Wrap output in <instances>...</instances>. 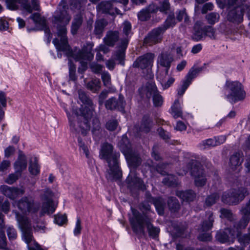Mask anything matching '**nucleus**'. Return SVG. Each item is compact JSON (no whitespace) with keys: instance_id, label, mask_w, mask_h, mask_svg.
Segmentation results:
<instances>
[{"instance_id":"nucleus-37","label":"nucleus","mask_w":250,"mask_h":250,"mask_svg":"<svg viewBox=\"0 0 250 250\" xmlns=\"http://www.w3.org/2000/svg\"><path fill=\"white\" fill-rule=\"evenodd\" d=\"M204 33V28L202 29L198 25H195L194 26V33L192 37V39L196 41L200 40L203 37Z\"/></svg>"},{"instance_id":"nucleus-20","label":"nucleus","mask_w":250,"mask_h":250,"mask_svg":"<svg viewBox=\"0 0 250 250\" xmlns=\"http://www.w3.org/2000/svg\"><path fill=\"white\" fill-rule=\"evenodd\" d=\"M243 12L241 7H235L228 15V20L233 22H241L243 20Z\"/></svg>"},{"instance_id":"nucleus-19","label":"nucleus","mask_w":250,"mask_h":250,"mask_svg":"<svg viewBox=\"0 0 250 250\" xmlns=\"http://www.w3.org/2000/svg\"><path fill=\"white\" fill-rule=\"evenodd\" d=\"M139 93L142 97H146L150 99L152 96L158 92L157 88L154 83H147L139 89Z\"/></svg>"},{"instance_id":"nucleus-34","label":"nucleus","mask_w":250,"mask_h":250,"mask_svg":"<svg viewBox=\"0 0 250 250\" xmlns=\"http://www.w3.org/2000/svg\"><path fill=\"white\" fill-rule=\"evenodd\" d=\"M106 23L104 20H100L96 21L95 24L94 33L97 35L102 34Z\"/></svg>"},{"instance_id":"nucleus-25","label":"nucleus","mask_w":250,"mask_h":250,"mask_svg":"<svg viewBox=\"0 0 250 250\" xmlns=\"http://www.w3.org/2000/svg\"><path fill=\"white\" fill-rule=\"evenodd\" d=\"M30 19L36 23H39L42 27V29L46 33H49L50 30L46 26V21L44 18H42L39 13H34L30 16Z\"/></svg>"},{"instance_id":"nucleus-58","label":"nucleus","mask_w":250,"mask_h":250,"mask_svg":"<svg viewBox=\"0 0 250 250\" xmlns=\"http://www.w3.org/2000/svg\"><path fill=\"white\" fill-rule=\"evenodd\" d=\"M81 220L80 218H77L76 223V226L75 227V229H74V234L75 235H78L81 233L82 227L81 225Z\"/></svg>"},{"instance_id":"nucleus-53","label":"nucleus","mask_w":250,"mask_h":250,"mask_svg":"<svg viewBox=\"0 0 250 250\" xmlns=\"http://www.w3.org/2000/svg\"><path fill=\"white\" fill-rule=\"evenodd\" d=\"M108 92L107 90H103L98 96V102L100 105L104 103V100L107 98Z\"/></svg>"},{"instance_id":"nucleus-54","label":"nucleus","mask_w":250,"mask_h":250,"mask_svg":"<svg viewBox=\"0 0 250 250\" xmlns=\"http://www.w3.org/2000/svg\"><path fill=\"white\" fill-rule=\"evenodd\" d=\"M158 131L160 136L165 141H167L170 138L169 133L165 131L162 127L159 128Z\"/></svg>"},{"instance_id":"nucleus-64","label":"nucleus","mask_w":250,"mask_h":250,"mask_svg":"<svg viewBox=\"0 0 250 250\" xmlns=\"http://www.w3.org/2000/svg\"><path fill=\"white\" fill-rule=\"evenodd\" d=\"M241 8L243 9V13L245 12L248 18L250 19V3L244 5Z\"/></svg>"},{"instance_id":"nucleus-42","label":"nucleus","mask_w":250,"mask_h":250,"mask_svg":"<svg viewBox=\"0 0 250 250\" xmlns=\"http://www.w3.org/2000/svg\"><path fill=\"white\" fill-rule=\"evenodd\" d=\"M158 6V10L164 13H167L170 9V4L168 0H164L160 1L159 6Z\"/></svg>"},{"instance_id":"nucleus-28","label":"nucleus","mask_w":250,"mask_h":250,"mask_svg":"<svg viewBox=\"0 0 250 250\" xmlns=\"http://www.w3.org/2000/svg\"><path fill=\"white\" fill-rule=\"evenodd\" d=\"M83 18L81 15H77L74 18L71 26V33L72 34L75 35L77 33L83 23Z\"/></svg>"},{"instance_id":"nucleus-7","label":"nucleus","mask_w":250,"mask_h":250,"mask_svg":"<svg viewBox=\"0 0 250 250\" xmlns=\"http://www.w3.org/2000/svg\"><path fill=\"white\" fill-rule=\"evenodd\" d=\"M227 88L230 93L227 95V98L230 103H235L242 100L245 97V92L243 90L242 85L238 82H229L226 83Z\"/></svg>"},{"instance_id":"nucleus-27","label":"nucleus","mask_w":250,"mask_h":250,"mask_svg":"<svg viewBox=\"0 0 250 250\" xmlns=\"http://www.w3.org/2000/svg\"><path fill=\"white\" fill-rule=\"evenodd\" d=\"M86 87L92 92L96 93L101 88V82L98 79H93L86 84Z\"/></svg>"},{"instance_id":"nucleus-41","label":"nucleus","mask_w":250,"mask_h":250,"mask_svg":"<svg viewBox=\"0 0 250 250\" xmlns=\"http://www.w3.org/2000/svg\"><path fill=\"white\" fill-rule=\"evenodd\" d=\"M153 102L155 107H160L162 105L163 103V98L160 95L159 91L153 95Z\"/></svg>"},{"instance_id":"nucleus-46","label":"nucleus","mask_w":250,"mask_h":250,"mask_svg":"<svg viewBox=\"0 0 250 250\" xmlns=\"http://www.w3.org/2000/svg\"><path fill=\"white\" fill-rule=\"evenodd\" d=\"M69 66L70 79L72 81H75L77 80V77L75 74L76 66L71 62L70 61H69Z\"/></svg>"},{"instance_id":"nucleus-47","label":"nucleus","mask_w":250,"mask_h":250,"mask_svg":"<svg viewBox=\"0 0 250 250\" xmlns=\"http://www.w3.org/2000/svg\"><path fill=\"white\" fill-rule=\"evenodd\" d=\"M131 30V25L129 22L125 21L123 24V31L125 35V37L123 39L126 38L128 39V35L130 33ZM128 41V40H127Z\"/></svg>"},{"instance_id":"nucleus-33","label":"nucleus","mask_w":250,"mask_h":250,"mask_svg":"<svg viewBox=\"0 0 250 250\" xmlns=\"http://www.w3.org/2000/svg\"><path fill=\"white\" fill-rule=\"evenodd\" d=\"M127 180L130 185L132 184L139 188H142V180L137 177L134 173H130L127 178Z\"/></svg>"},{"instance_id":"nucleus-24","label":"nucleus","mask_w":250,"mask_h":250,"mask_svg":"<svg viewBox=\"0 0 250 250\" xmlns=\"http://www.w3.org/2000/svg\"><path fill=\"white\" fill-rule=\"evenodd\" d=\"M242 162V160L241 158L240 155L239 154L236 153L230 157L229 167L232 171L239 170Z\"/></svg>"},{"instance_id":"nucleus-57","label":"nucleus","mask_w":250,"mask_h":250,"mask_svg":"<svg viewBox=\"0 0 250 250\" xmlns=\"http://www.w3.org/2000/svg\"><path fill=\"white\" fill-rule=\"evenodd\" d=\"M154 204L158 213L159 214H163L164 211L163 203L159 200H156L154 201Z\"/></svg>"},{"instance_id":"nucleus-1","label":"nucleus","mask_w":250,"mask_h":250,"mask_svg":"<svg viewBox=\"0 0 250 250\" xmlns=\"http://www.w3.org/2000/svg\"><path fill=\"white\" fill-rule=\"evenodd\" d=\"M68 5L72 10L80 9L81 4L78 0H62L58 7L57 14L54 17L55 23L57 25V34L60 38L55 39L53 42L56 49L59 51H65L68 57H72L77 61L82 60L91 61L93 58L91 51L93 45L87 44L83 46L82 50H72L70 49L66 37L67 30L66 25L71 20V17L68 12Z\"/></svg>"},{"instance_id":"nucleus-38","label":"nucleus","mask_w":250,"mask_h":250,"mask_svg":"<svg viewBox=\"0 0 250 250\" xmlns=\"http://www.w3.org/2000/svg\"><path fill=\"white\" fill-rule=\"evenodd\" d=\"M216 141L214 139H209L204 141L200 144V147L201 149H205L210 147L216 146Z\"/></svg>"},{"instance_id":"nucleus-4","label":"nucleus","mask_w":250,"mask_h":250,"mask_svg":"<svg viewBox=\"0 0 250 250\" xmlns=\"http://www.w3.org/2000/svg\"><path fill=\"white\" fill-rule=\"evenodd\" d=\"M131 210L132 216L129 217V221L133 231L144 234V226L146 225L149 236L153 238L156 237L159 233V229L154 227L149 221L145 220L137 210L134 209Z\"/></svg>"},{"instance_id":"nucleus-5","label":"nucleus","mask_w":250,"mask_h":250,"mask_svg":"<svg viewBox=\"0 0 250 250\" xmlns=\"http://www.w3.org/2000/svg\"><path fill=\"white\" fill-rule=\"evenodd\" d=\"M80 100L86 106L81 105L79 110H73V113L78 118H83L86 121L90 119L94 112V107L91 99L87 95L86 93L82 89L78 90Z\"/></svg>"},{"instance_id":"nucleus-30","label":"nucleus","mask_w":250,"mask_h":250,"mask_svg":"<svg viewBox=\"0 0 250 250\" xmlns=\"http://www.w3.org/2000/svg\"><path fill=\"white\" fill-rule=\"evenodd\" d=\"M175 24V17L173 14L170 15L167 17L164 24L159 27L162 29L163 32H164L167 28L173 27Z\"/></svg>"},{"instance_id":"nucleus-61","label":"nucleus","mask_w":250,"mask_h":250,"mask_svg":"<svg viewBox=\"0 0 250 250\" xmlns=\"http://www.w3.org/2000/svg\"><path fill=\"white\" fill-rule=\"evenodd\" d=\"M15 151V148L12 146H9L4 150V155L6 157H9L13 155Z\"/></svg>"},{"instance_id":"nucleus-21","label":"nucleus","mask_w":250,"mask_h":250,"mask_svg":"<svg viewBox=\"0 0 250 250\" xmlns=\"http://www.w3.org/2000/svg\"><path fill=\"white\" fill-rule=\"evenodd\" d=\"M241 212L243 215L238 226L239 228L244 229L248 225L249 222V215H250V200L247 203L245 206L242 208Z\"/></svg>"},{"instance_id":"nucleus-9","label":"nucleus","mask_w":250,"mask_h":250,"mask_svg":"<svg viewBox=\"0 0 250 250\" xmlns=\"http://www.w3.org/2000/svg\"><path fill=\"white\" fill-rule=\"evenodd\" d=\"M120 146L126 159L136 167L141 163L140 158L136 154L133 153L131 145L126 137H123L120 143Z\"/></svg>"},{"instance_id":"nucleus-16","label":"nucleus","mask_w":250,"mask_h":250,"mask_svg":"<svg viewBox=\"0 0 250 250\" xmlns=\"http://www.w3.org/2000/svg\"><path fill=\"white\" fill-rule=\"evenodd\" d=\"M164 33L161 28L157 27L152 30L144 39V43L152 45L160 42L161 35Z\"/></svg>"},{"instance_id":"nucleus-49","label":"nucleus","mask_w":250,"mask_h":250,"mask_svg":"<svg viewBox=\"0 0 250 250\" xmlns=\"http://www.w3.org/2000/svg\"><path fill=\"white\" fill-rule=\"evenodd\" d=\"M21 174L16 171L14 174H11L9 175L8 177L6 179L5 182L8 184H12L14 183L20 176Z\"/></svg>"},{"instance_id":"nucleus-55","label":"nucleus","mask_w":250,"mask_h":250,"mask_svg":"<svg viewBox=\"0 0 250 250\" xmlns=\"http://www.w3.org/2000/svg\"><path fill=\"white\" fill-rule=\"evenodd\" d=\"M92 71L95 73H99L102 71V66L100 64L92 62L90 64Z\"/></svg>"},{"instance_id":"nucleus-51","label":"nucleus","mask_w":250,"mask_h":250,"mask_svg":"<svg viewBox=\"0 0 250 250\" xmlns=\"http://www.w3.org/2000/svg\"><path fill=\"white\" fill-rule=\"evenodd\" d=\"M67 220L65 215H57L55 216L54 222L58 225L61 226L64 224Z\"/></svg>"},{"instance_id":"nucleus-59","label":"nucleus","mask_w":250,"mask_h":250,"mask_svg":"<svg viewBox=\"0 0 250 250\" xmlns=\"http://www.w3.org/2000/svg\"><path fill=\"white\" fill-rule=\"evenodd\" d=\"M77 127L76 128L79 132H81V134L83 135H85L90 130V126H77Z\"/></svg>"},{"instance_id":"nucleus-10","label":"nucleus","mask_w":250,"mask_h":250,"mask_svg":"<svg viewBox=\"0 0 250 250\" xmlns=\"http://www.w3.org/2000/svg\"><path fill=\"white\" fill-rule=\"evenodd\" d=\"M173 61V56L170 52L168 51L162 52L158 55L157 59L158 70L159 71L162 67L164 68L165 76H167L171 63Z\"/></svg>"},{"instance_id":"nucleus-23","label":"nucleus","mask_w":250,"mask_h":250,"mask_svg":"<svg viewBox=\"0 0 250 250\" xmlns=\"http://www.w3.org/2000/svg\"><path fill=\"white\" fill-rule=\"evenodd\" d=\"M27 166L26 158L23 153L19 151L17 160L14 164L16 171L20 173L21 171L25 169Z\"/></svg>"},{"instance_id":"nucleus-36","label":"nucleus","mask_w":250,"mask_h":250,"mask_svg":"<svg viewBox=\"0 0 250 250\" xmlns=\"http://www.w3.org/2000/svg\"><path fill=\"white\" fill-rule=\"evenodd\" d=\"M101 79L104 86L108 88L111 86V76L107 72H104L101 74Z\"/></svg>"},{"instance_id":"nucleus-63","label":"nucleus","mask_w":250,"mask_h":250,"mask_svg":"<svg viewBox=\"0 0 250 250\" xmlns=\"http://www.w3.org/2000/svg\"><path fill=\"white\" fill-rule=\"evenodd\" d=\"M220 212L221 213V217H223L228 219H230L232 216V213L230 210L228 209L222 208L221 209Z\"/></svg>"},{"instance_id":"nucleus-6","label":"nucleus","mask_w":250,"mask_h":250,"mask_svg":"<svg viewBox=\"0 0 250 250\" xmlns=\"http://www.w3.org/2000/svg\"><path fill=\"white\" fill-rule=\"evenodd\" d=\"M53 194L50 190H46L41 196L42 205L40 210V217L45 214L50 215L55 210L57 204L52 199Z\"/></svg>"},{"instance_id":"nucleus-12","label":"nucleus","mask_w":250,"mask_h":250,"mask_svg":"<svg viewBox=\"0 0 250 250\" xmlns=\"http://www.w3.org/2000/svg\"><path fill=\"white\" fill-rule=\"evenodd\" d=\"M125 102L124 97L120 95L118 98L112 97L104 102V105L107 110H119L123 111L124 109Z\"/></svg>"},{"instance_id":"nucleus-3","label":"nucleus","mask_w":250,"mask_h":250,"mask_svg":"<svg viewBox=\"0 0 250 250\" xmlns=\"http://www.w3.org/2000/svg\"><path fill=\"white\" fill-rule=\"evenodd\" d=\"M113 149V146L106 143L102 145L100 152V158L105 160L108 164L106 177L111 180L119 179L122 175L118 163L120 154L114 152Z\"/></svg>"},{"instance_id":"nucleus-17","label":"nucleus","mask_w":250,"mask_h":250,"mask_svg":"<svg viewBox=\"0 0 250 250\" xmlns=\"http://www.w3.org/2000/svg\"><path fill=\"white\" fill-rule=\"evenodd\" d=\"M0 189L5 196L11 199H14L24 193V190L22 188H11L6 185L1 186Z\"/></svg>"},{"instance_id":"nucleus-14","label":"nucleus","mask_w":250,"mask_h":250,"mask_svg":"<svg viewBox=\"0 0 250 250\" xmlns=\"http://www.w3.org/2000/svg\"><path fill=\"white\" fill-rule=\"evenodd\" d=\"M213 222V215L212 213H209L208 215V221H205L203 222L201 228L199 229V231L202 233L199 236V239L202 241H210L211 239V235L209 233H205L209 230L212 226Z\"/></svg>"},{"instance_id":"nucleus-18","label":"nucleus","mask_w":250,"mask_h":250,"mask_svg":"<svg viewBox=\"0 0 250 250\" xmlns=\"http://www.w3.org/2000/svg\"><path fill=\"white\" fill-rule=\"evenodd\" d=\"M128 44V40L126 38L122 39L119 45V49L112 56V58L119 62V63L124 65L125 57V50Z\"/></svg>"},{"instance_id":"nucleus-32","label":"nucleus","mask_w":250,"mask_h":250,"mask_svg":"<svg viewBox=\"0 0 250 250\" xmlns=\"http://www.w3.org/2000/svg\"><path fill=\"white\" fill-rule=\"evenodd\" d=\"M172 113L174 118L182 116V111L179 100H176L171 106Z\"/></svg>"},{"instance_id":"nucleus-62","label":"nucleus","mask_w":250,"mask_h":250,"mask_svg":"<svg viewBox=\"0 0 250 250\" xmlns=\"http://www.w3.org/2000/svg\"><path fill=\"white\" fill-rule=\"evenodd\" d=\"M213 5L211 2H208L205 4L202 9V13L206 14L208 11L213 9Z\"/></svg>"},{"instance_id":"nucleus-8","label":"nucleus","mask_w":250,"mask_h":250,"mask_svg":"<svg viewBox=\"0 0 250 250\" xmlns=\"http://www.w3.org/2000/svg\"><path fill=\"white\" fill-rule=\"evenodd\" d=\"M247 194V190L244 188L238 189H231L223 193L222 200L226 204L235 205L241 201Z\"/></svg>"},{"instance_id":"nucleus-35","label":"nucleus","mask_w":250,"mask_h":250,"mask_svg":"<svg viewBox=\"0 0 250 250\" xmlns=\"http://www.w3.org/2000/svg\"><path fill=\"white\" fill-rule=\"evenodd\" d=\"M206 19L209 24H214L218 21L220 19V15L216 12H211L207 14Z\"/></svg>"},{"instance_id":"nucleus-60","label":"nucleus","mask_w":250,"mask_h":250,"mask_svg":"<svg viewBox=\"0 0 250 250\" xmlns=\"http://www.w3.org/2000/svg\"><path fill=\"white\" fill-rule=\"evenodd\" d=\"M149 13H156L158 10V6L153 3L150 4L146 8H145Z\"/></svg>"},{"instance_id":"nucleus-11","label":"nucleus","mask_w":250,"mask_h":250,"mask_svg":"<svg viewBox=\"0 0 250 250\" xmlns=\"http://www.w3.org/2000/svg\"><path fill=\"white\" fill-rule=\"evenodd\" d=\"M190 173L194 177L195 184L197 187H202L205 185L206 178L200 164L193 162Z\"/></svg>"},{"instance_id":"nucleus-39","label":"nucleus","mask_w":250,"mask_h":250,"mask_svg":"<svg viewBox=\"0 0 250 250\" xmlns=\"http://www.w3.org/2000/svg\"><path fill=\"white\" fill-rule=\"evenodd\" d=\"M7 8L11 10H16L19 8L17 3H21V0H6Z\"/></svg>"},{"instance_id":"nucleus-26","label":"nucleus","mask_w":250,"mask_h":250,"mask_svg":"<svg viewBox=\"0 0 250 250\" xmlns=\"http://www.w3.org/2000/svg\"><path fill=\"white\" fill-rule=\"evenodd\" d=\"M176 194L182 200L186 202L192 201L195 197V194L191 190L185 191H178Z\"/></svg>"},{"instance_id":"nucleus-48","label":"nucleus","mask_w":250,"mask_h":250,"mask_svg":"<svg viewBox=\"0 0 250 250\" xmlns=\"http://www.w3.org/2000/svg\"><path fill=\"white\" fill-rule=\"evenodd\" d=\"M204 32L206 36L210 38H215V30L211 26H205L204 27Z\"/></svg>"},{"instance_id":"nucleus-40","label":"nucleus","mask_w":250,"mask_h":250,"mask_svg":"<svg viewBox=\"0 0 250 250\" xmlns=\"http://www.w3.org/2000/svg\"><path fill=\"white\" fill-rule=\"evenodd\" d=\"M163 182L166 185L173 186L177 184L176 178L173 175H167L163 180Z\"/></svg>"},{"instance_id":"nucleus-56","label":"nucleus","mask_w":250,"mask_h":250,"mask_svg":"<svg viewBox=\"0 0 250 250\" xmlns=\"http://www.w3.org/2000/svg\"><path fill=\"white\" fill-rule=\"evenodd\" d=\"M7 235L10 240H13L17 237V232L12 227H9L7 229Z\"/></svg>"},{"instance_id":"nucleus-45","label":"nucleus","mask_w":250,"mask_h":250,"mask_svg":"<svg viewBox=\"0 0 250 250\" xmlns=\"http://www.w3.org/2000/svg\"><path fill=\"white\" fill-rule=\"evenodd\" d=\"M219 199V196L215 193L208 196L206 200V205L210 206L214 204Z\"/></svg>"},{"instance_id":"nucleus-2","label":"nucleus","mask_w":250,"mask_h":250,"mask_svg":"<svg viewBox=\"0 0 250 250\" xmlns=\"http://www.w3.org/2000/svg\"><path fill=\"white\" fill-rule=\"evenodd\" d=\"M14 207H17L22 215L16 211L13 210L19 225L22 231V237L24 241L27 245L28 250H34L32 248V244L36 243L32 239L31 231V224L27 217L25 215L30 213H35L38 210L34 199L32 197H23L18 201L13 203Z\"/></svg>"},{"instance_id":"nucleus-13","label":"nucleus","mask_w":250,"mask_h":250,"mask_svg":"<svg viewBox=\"0 0 250 250\" xmlns=\"http://www.w3.org/2000/svg\"><path fill=\"white\" fill-rule=\"evenodd\" d=\"M118 2V1L117 0L103 1L98 5L97 9L102 13H107L111 15L119 14V10L114 6V4Z\"/></svg>"},{"instance_id":"nucleus-22","label":"nucleus","mask_w":250,"mask_h":250,"mask_svg":"<svg viewBox=\"0 0 250 250\" xmlns=\"http://www.w3.org/2000/svg\"><path fill=\"white\" fill-rule=\"evenodd\" d=\"M119 33L117 31H109L104 39V43L108 46H113L119 41Z\"/></svg>"},{"instance_id":"nucleus-15","label":"nucleus","mask_w":250,"mask_h":250,"mask_svg":"<svg viewBox=\"0 0 250 250\" xmlns=\"http://www.w3.org/2000/svg\"><path fill=\"white\" fill-rule=\"evenodd\" d=\"M154 54L151 53H146L139 58L133 64L134 67H140L141 69L146 68L152 64Z\"/></svg>"},{"instance_id":"nucleus-50","label":"nucleus","mask_w":250,"mask_h":250,"mask_svg":"<svg viewBox=\"0 0 250 250\" xmlns=\"http://www.w3.org/2000/svg\"><path fill=\"white\" fill-rule=\"evenodd\" d=\"M168 205L169 208L176 211L179 208V204L177 200L175 198H171L168 201Z\"/></svg>"},{"instance_id":"nucleus-31","label":"nucleus","mask_w":250,"mask_h":250,"mask_svg":"<svg viewBox=\"0 0 250 250\" xmlns=\"http://www.w3.org/2000/svg\"><path fill=\"white\" fill-rule=\"evenodd\" d=\"M202 71V67H198V68H194L192 67L190 69L189 71L188 72L187 76V79L185 81L188 83L190 84L191 81L193 79L196 77L197 74Z\"/></svg>"},{"instance_id":"nucleus-44","label":"nucleus","mask_w":250,"mask_h":250,"mask_svg":"<svg viewBox=\"0 0 250 250\" xmlns=\"http://www.w3.org/2000/svg\"><path fill=\"white\" fill-rule=\"evenodd\" d=\"M138 17L141 21H146L150 18V15L149 12L146 9H144L138 13Z\"/></svg>"},{"instance_id":"nucleus-43","label":"nucleus","mask_w":250,"mask_h":250,"mask_svg":"<svg viewBox=\"0 0 250 250\" xmlns=\"http://www.w3.org/2000/svg\"><path fill=\"white\" fill-rule=\"evenodd\" d=\"M176 19L179 21H182L183 19H184L185 23L188 22L189 18L186 12L185 9L180 10L178 12L176 16Z\"/></svg>"},{"instance_id":"nucleus-52","label":"nucleus","mask_w":250,"mask_h":250,"mask_svg":"<svg viewBox=\"0 0 250 250\" xmlns=\"http://www.w3.org/2000/svg\"><path fill=\"white\" fill-rule=\"evenodd\" d=\"M78 144L80 149L82 150L86 157L88 158L89 156V152L87 146L84 145V143L83 142L82 140L80 138H78Z\"/></svg>"},{"instance_id":"nucleus-29","label":"nucleus","mask_w":250,"mask_h":250,"mask_svg":"<svg viewBox=\"0 0 250 250\" xmlns=\"http://www.w3.org/2000/svg\"><path fill=\"white\" fill-rule=\"evenodd\" d=\"M29 171L31 174L34 175H36L40 173V167L36 157H34L31 160L29 167Z\"/></svg>"}]
</instances>
